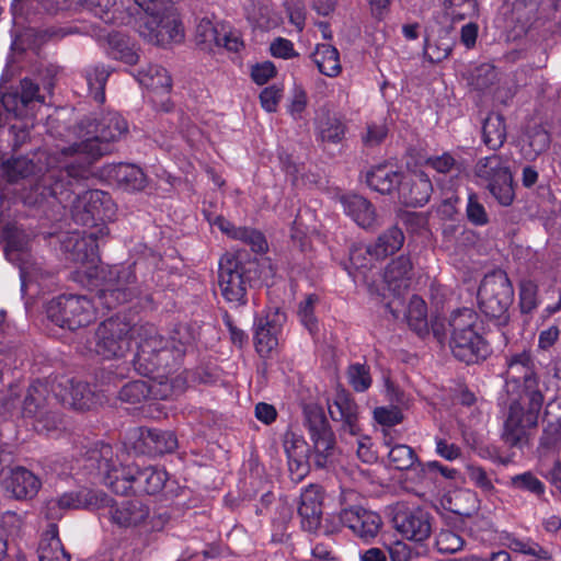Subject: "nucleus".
<instances>
[{
  "label": "nucleus",
  "instance_id": "nucleus-1",
  "mask_svg": "<svg viewBox=\"0 0 561 561\" xmlns=\"http://www.w3.org/2000/svg\"><path fill=\"white\" fill-rule=\"evenodd\" d=\"M127 122L116 112L101 113L82 119L64 135L62 144L48 157V169L24 196L27 205L54 207L65 205L70 197L64 176L77 179L110 151V142L127 133Z\"/></svg>",
  "mask_w": 561,
  "mask_h": 561
},
{
  "label": "nucleus",
  "instance_id": "nucleus-2",
  "mask_svg": "<svg viewBox=\"0 0 561 561\" xmlns=\"http://www.w3.org/2000/svg\"><path fill=\"white\" fill-rule=\"evenodd\" d=\"M106 226L88 231H72L61 239V249L67 259L80 264L79 273L88 278H101L102 288L99 290V300L107 309L131 300L138 294L135 271L131 265L99 267L98 240L107 236Z\"/></svg>",
  "mask_w": 561,
  "mask_h": 561
},
{
  "label": "nucleus",
  "instance_id": "nucleus-3",
  "mask_svg": "<svg viewBox=\"0 0 561 561\" xmlns=\"http://www.w3.org/2000/svg\"><path fill=\"white\" fill-rule=\"evenodd\" d=\"M131 336L137 345L135 366L142 375H151L160 370L164 364L168 365L170 357H180L194 340L187 328L180 327L171 337L173 343L171 351L157 328L149 323L134 325Z\"/></svg>",
  "mask_w": 561,
  "mask_h": 561
},
{
  "label": "nucleus",
  "instance_id": "nucleus-4",
  "mask_svg": "<svg viewBox=\"0 0 561 561\" xmlns=\"http://www.w3.org/2000/svg\"><path fill=\"white\" fill-rule=\"evenodd\" d=\"M112 456V447L103 445L100 449L101 459L98 461V469L114 492L125 493L134 489L147 494H157L163 489L168 480L165 470L157 467L140 469L136 465L117 466Z\"/></svg>",
  "mask_w": 561,
  "mask_h": 561
},
{
  "label": "nucleus",
  "instance_id": "nucleus-5",
  "mask_svg": "<svg viewBox=\"0 0 561 561\" xmlns=\"http://www.w3.org/2000/svg\"><path fill=\"white\" fill-rule=\"evenodd\" d=\"M545 397L542 391H529L513 400L503 420L501 438L511 448H523L528 444L530 431L538 425Z\"/></svg>",
  "mask_w": 561,
  "mask_h": 561
},
{
  "label": "nucleus",
  "instance_id": "nucleus-6",
  "mask_svg": "<svg viewBox=\"0 0 561 561\" xmlns=\"http://www.w3.org/2000/svg\"><path fill=\"white\" fill-rule=\"evenodd\" d=\"M45 98L39 94V87L30 79H23L20 83V92L7 93L2 98V104L7 112L23 122L12 124L10 134L13 136L12 149L16 150L28 139V128L34 126L37 111L43 107Z\"/></svg>",
  "mask_w": 561,
  "mask_h": 561
},
{
  "label": "nucleus",
  "instance_id": "nucleus-7",
  "mask_svg": "<svg viewBox=\"0 0 561 561\" xmlns=\"http://www.w3.org/2000/svg\"><path fill=\"white\" fill-rule=\"evenodd\" d=\"M480 311L496 325L510 321L508 309L514 300V287L507 273L501 268L484 275L477 294Z\"/></svg>",
  "mask_w": 561,
  "mask_h": 561
},
{
  "label": "nucleus",
  "instance_id": "nucleus-8",
  "mask_svg": "<svg viewBox=\"0 0 561 561\" xmlns=\"http://www.w3.org/2000/svg\"><path fill=\"white\" fill-rule=\"evenodd\" d=\"M47 318L56 325L75 331L92 323L96 318V307L84 295H60L48 301Z\"/></svg>",
  "mask_w": 561,
  "mask_h": 561
},
{
  "label": "nucleus",
  "instance_id": "nucleus-9",
  "mask_svg": "<svg viewBox=\"0 0 561 561\" xmlns=\"http://www.w3.org/2000/svg\"><path fill=\"white\" fill-rule=\"evenodd\" d=\"M473 174L502 206H510L514 198L513 175L507 159L502 154L480 158Z\"/></svg>",
  "mask_w": 561,
  "mask_h": 561
},
{
  "label": "nucleus",
  "instance_id": "nucleus-10",
  "mask_svg": "<svg viewBox=\"0 0 561 561\" xmlns=\"http://www.w3.org/2000/svg\"><path fill=\"white\" fill-rule=\"evenodd\" d=\"M116 207L108 193L88 190L76 196L71 204L72 219L82 226L98 229L113 219Z\"/></svg>",
  "mask_w": 561,
  "mask_h": 561
},
{
  "label": "nucleus",
  "instance_id": "nucleus-11",
  "mask_svg": "<svg viewBox=\"0 0 561 561\" xmlns=\"http://www.w3.org/2000/svg\"><path fill=\"white\" fill-rule=\"evenodd\" d=\"M31 238V233L14 225L7 226L2 232V239L5 241V257L20 268L22 290H24L30 283L37 279L36 273L39 270L36 264L32 262L30 253Z\"/></svg>",
  "mask_w": 561,
  "mask_h": 561
},
{
  "label": "nucleus",
  "instance_id": "nucleus-12",
  "mask_svg": "<svg viewBox=\"0 0 561 561\" xmlns=\"http://www.w3.org/2000/svg\"><path fill=\"white\" fill-rule=\"evenodd\" d=\"M131 333L128 322L110 318L96 329L94 352L105 359L123 357L130 348Z\"/></svg>",
  "mask_w": 561,
  "mask_h": 561
},
{
  "label": "nucleus",
  "instance_id": "nucleus-13",
  "mask_svg": "<svg viewBox=\"0 0 561 561\" xmlns=\"http://www.w3.org/2000/svg\"><path fill=\"white\" fill-rule=\"evenodd\" d=\"M218 285L227 302L233 306L247 302L248 278L243 264L236 256L226 254L220 259Z\"/></svg>",
  "mask_w": 561,
  "mask_h": 561
},
{
  "label": "nucleus",
  "instance_id": "nucleus-14",
  "mask_svg": "<svg viewBox=\"0 0 561 561\" xmlns=\"http://www.w3.org/2000/svg\"><path fill=\"white\" fill-rule=\"evenodd\" d=\"M139 34L148 42L161 46L180 43L184 37L178 16L172 12H162V10L142 18Z\"/></svg>",
  "mask_w": 561,
  "mask_h": 561
},
{
  "label": "nucleus",
  "instance_id": "nucleus-15",
  "mask_svg": "<svg viewBox=\"0 0 561 561\" xmlns=\"http://www.w3.org/2000/svg\"><path fill=\"white\" fill-rule=\"evenodd\" d=\"M4 493L18 501L33 500L42 488V480L24 467H14L4 471L1 478Z\"/></svg>",
  "mask_w": 561,
  "mask_h": 561
},
{
  "label": "nucleus",
  "instance_id": "nucleus-16",
  "mask_svg": "<svg viewBox=\"0 0 561 561\" xmlns=\"http://www.w3.org/2000/svg\"><path fill=\"white\" fill-rule=\"evenodd\" d=\"M328 410L331 419L341 424L344 434H359L358 407L348 392L337 389L333 398L328 400Z\"/></svg>",
  "mask_w": 561,
  "mask_h": 561
},
{
  "label": "nucleus",
  "instance_id": "nucleus-17",
  "mask_svg": "<svg viewBox=\"0 0 561 561\" xmlns=\"http://www.w3.org/2000/svg\"><path fill=\"white\" fill-rule=\"evenodd\" d=\"M111 520L126 529H146L150 524V508L140 500L122 501L111 505Z\"/></svg>",
  "mask_w": 561,
  "mask_h": 561
},
{
  "label": "nucleus",
  "instance_id": "nucleus-18",
  "mask_svg": "<svg viewBox=\"0 0 561 561\" xmlns=\"http://www.w3.org/2000/svg\"><path fill=\"white\" fill-rule=\"evenodd\" d=\"M507 383H519L523 381V392L520 396H529V391H541L539 379L534 371V362L527 351L516 353L507 358L506 370Z\"/></svg>",
  "mask_w": 561,
  "mask_h": 561
},
{
  "label": "nucleus",
  "instance_id": "nucleus-19",
  "mask_svg": "<svg viewBox=\"0 0 561 561\" xmlns=\"http://www.w3.org/2000/svg\"><path fill=\"white\" fill-rule=\"evenodd\" d=\"M51 391L64 405L75 410L90 409L94 402V393L89 383L80 380L62 379L53 386Z\"/></svg>",
  "mask_w": 561,
  "mask_h": 561
},
{
  "label": "nucleus",
  "instance_id": "nucleus-20",
  "mask_svg": "<svg viewBox=\"0 0 561 561\" xmlns=\"http://www.w3.org/2000/svg\"><path fill=\"white\" fill-rule=\"evenodd\" d=\"M340 519L355 536L365 541L375 538L381 527L380 516L363 507H352L342 511Z\"/></svg>",
  "mask_w": 561,
  "mask_h": 561
},
{
  "label": "nucleus",
  "instance_id": "nucleus-21",
  "mask_svg": "<svg viewBox=\"0 0 561 561\" xmlns=\"http://www.w3.org/2000/svg\"><path fill=\"white\" fill-rule=\"evenodd\" d=\"M449 347L458 360L468 365L483 360L490 354L489 344L480 333L450 336Z\"/></svg>",
  "mask_w": 561,
  "mask_h": 561
},
{
  "label": "nucleus",
  "instance_id": "nucleus-22",
  "mask_svg": "<svg viewBox=\"0 0 561 561\" xmlns=\"http://www.w3.org/2000/svg\"><path fill=\"white\" fill-rule=\"evenodd\" d=\"M284 321L285 314L275 311L255 322L254 341L261 356H268L278 345V334Z\"/></svg>",
  "mask_w": 561,
  "mask_h": 561
},
{
  "label": "nucleus",
  "instance_id": "nucleus-23",
  "mask_svg": "<svg viewBox=\"0 0 561 561\" xmlns=\"http://www.w3.org/2000/svg\"><path fill=\"white\" fill-rule=\"evenodd\" d=\"M323 493L321 486L310 484L300 494L298 514L302 527L309 531L316 530L320 525L322 515Z\"/></svg>",
  "mask_w": 561,
  "mask_h": 561
},
{
  "label": "nucleus",
  "instance_id": "nucleus-24",
  "mask_svg": "<svg viewBox=\"0 0 561 561\" xmlns=\"http://www.w3.org/2000/svg\"><path fill=\"white\" fill-rule=\"evenodd\" d=\"M78 3L105 23L124 24L134 14V10L121 0H78Z\"/></svg>",
  "mask_w": 561,
  "mask_h": 561
},
{
  "label": "nucleus",
  "instance_id": "nucleus-25",
  "mask_svg": "<svg viewBox=\"0 0 561 561\" xmlns=\"http://www.w3.org/2000/svg\"><path fill=\"white\" fill-rule=\"evenodd\" d=\"M340 201L344 213L362 228H373L378 224L375 207L365 197L348 194L343 195Z\"/></svg>",
  "mask_w": 561,
  "mask_h": 561
},
{
  "label": "nucleus",
  "instance_id": "nucleus-26",
  "mask_svg": "<svg viewBox=\"0 0 561 561\" xmlns=\"http://www.w3.org/2000/svg\"><path fill=\"white\" fill-rule=\"evenodd\" d=\"M110 179L125 191H140L146 185V175L135 164L119 163L107 169Z\"/></svg>",
  "mask_w": 561,
  "mask_h": 561
},
{
  "label": "nucleus",
  "instance_id": "nucleus-27",
  "mask_svg": "<svg viewBox=\"0 0 561 561\" xmlns=\"http://www.w3.org/2000/svg\"><path fill=\"white\" fill-rule=\"evenodd\" d=\"M151 379L148 381L150 388L149 398L156 400H167L179 396L186 388V379L181 374L174 377H164L159 374V370L151 374Z\"/></svg>",
  "mask_w": 561,
  "mask_h": 561
},
{
  "label": "nucleus",
  "instance_id": "nucleus-28",
  "mask_svg": "<svg viewBox=\"0 0 561 561\" xmlns=\"http://www.w3.org/2000/svg\"><path fill=\"white\" fill-rule=\"evenodd\" d=\"M412 265L407 256H399L386 267L383 278L388 288L396 295H401L410 285Z\"/></svg>",
  "mask_w": 561,
  "mask_h": 561
},
{
  "label": "nucleus",
  "instance_id": "nucleus-29",
  "mask_svg": "<svg viewBox=\"0 0 561 561\" xmlns=\"http://www.w3.org/2000/svg\"><path fill=\"white\" fill-rule=\"evenodd\" d=\"M37 552L39 561H69V556L58 537L56 524H49L47 530L43 534Z\"/></svg>",
  "mask_w": 561,
  "mask_h": 561
},
{
  "label": "nucleus",
  "instance_id": "nucleus-30",
  "mask_svg": "<svg viewBox=\"0 0 561 561\" xmlns=\"http://www.w3.org/2000/svg\"><path fill=\"white\" fill-rule=\"evenodd\" d=\"M137 81L146 89L168 94L171 89V77L168 71L158 65H148L134 75Z\"/></svg>",
  "mask_w": 561,
  "mask_h": 561
},
{
  "label": "nucleus",
  "instance_id": "nucleus-31",
  "mask_svg": "<svg viewBox=\"0 0 561 561\" xmlns=\"http://www.w3.org/2000/svg\"><path fill=\"white\" fill-rule=\"evenodd\" d=\"M393 525L403 538L420 541L419 534L421 530V511L420 508L410 510L408 507H399L393 516Z\"/></svg>",
  "mask_w": 561,
  "mask_h": 561
},
{
  "label": "nucleus",
  "instance_id": "nucleus-32",
  "mask_svg": "<svg viewBox=\"0 0 561 561\" xmlns=\"http://www.w3.org/2000/svg\"><path fill=\"white\" fill-rule=\"evenodd\" d=\"M311 439L313 442L312 461L317 468H327L333 460L334 455V436L327 428L312 432Z\"/></svg>",
  "mask_w": 561,
  "mask_h": 561
},
{
  "label": "nucleus",
  "instance_id": "nucleus-33",
  "mask_svg": "<svg viewBox=\"0 0 561 561\" xmlns=\"http://www.w3.org/2000/svg\"><path fill=\"white\" fill-rule=\"evenodd\" d=\"M402 173L389 165H377L366 176L367 184L381 194H390L397 188Z\"/></svg>",
  "mask_w": 561,
  "mask_h": 561
},
{
  "label": "nucleus",
  "instance_id": "nucleus-34",
  "mask_svg": "<svg viewBox=\"0 0 561 561\" xmlns=\"http://www.w3.org/2000/svg\"><path fill=\"white\" fill-rule=\"evenodd\" d=\"M504 117L497 113L489 114L483 121L482 141L490 150H499L506 140Z\"/></svg>",
  "mask_w": 561,
  "mask_h": 561
},
{
  "label": "nucleus",
  "instance_id": "nucleus-35",
  "mask_svg": "<svg viewBox=\"0 0 561 561\" xmlns=\"http://www.w3.org/2000/svg\"><path fill=\"white\" fill-rule=\"evenodd\" d=\"M140 439L147 449L154 454L171 453L178 447L175 435L169 431L140 428Z\"/></svg>",
  "mask_w": 561,
  "mask_h": 561
},
{
  "label": "nucleus",
  "instance_id": "nucleus-36",
  "mask_svg": "<svg viewBox=\"0 0 561 561\" xmlns=\"http://www.w3.org/2000/svg\"><path fill=\"white\" fill-rule=\"evenodd\" d=\"M312 59L319 71L327 77H336L342 70L339 50L332 45H317Z\"/></svg>",
  "mask_w": 561,
  "mask_h": 561
},
{
  "label": "nucleus",
  "instance_id": "nucleus-37",
  "mask_svg": "<svg viewBox=\"0 0 561 561\" xmlns=\"http://www.w3.org/2000/svg\"><path fill=\"white\" fill-rule=\"evenodd\" d=\"M403 242V232L399 228L392 227L380 234L376 242L370 245L371 254L375 256L376 261L385 260L387 256L399 251Z\"/></svg>",
  "mask_w": 561,
  "mask_h": 561
},
{
  "label": "nucleus",
  "instance_id": "nucleus-38",
  "mask_svg": "<svg viewBox=\"0 0 561 561\" xmlns=\"http://www.w3.org/2000/svg\"><path fill=\"white\" fill-rule=\"evenodd\" d=\"M479 314L472 308H460L450 314L448 328L450 336L479 333Z\"/></svg>",
  "mask_w": 561,
  "mask_h": 561
},
{
  "label": "nucleus",
  "instance_id": "nucleus-39",
  "mask_svg": "<svg viewBox=\"0 0 561 561\" xmlns=\"http://www.w3.org/2000/svg\"><path fill=\"white\" fill-rule=\"evenodd\" d=\"M48 386L44 381H34L27 389L22 403V415L31 417L46 409Z\"/></svg>",
  "mask_w": 561,
  "mask_h": 561
},
{
  "label": "nucleus",
  "instance_id": "nucleus-40",
  "mask_svg": "<svg viewBox=\"0 0 561 561\" xmlns=\"http://www.w3.org/2000/svg\"><path fill=\"white\" fill-rule=\"evenodd\" d=\"M561 449V416L548 421L539 438L537 451L540 457L554 456Z\"/></svg>",
  "mask_w": 561,
  "mask_h": 561
},
{
  "label": "nucleus",
  "instance_id": "nucleus-41",
  "mask_svg": "<svg viewBox=\"0 0 561 561\" xmlns=\"http://www.w3.org/2000/svg\"><path fill=\"white\" fill-rule=\"evenodd\" d=\"M83 506L79 495L73 492L64 493L62 495L50 499L45 503V516L49 520H58L66 511L77 510Z\"/></svg>",
  "mask_w": 561,
  "mask_h": 561
},
{
  "label": "nucleus",
  "instance_id": "nucleus-42",
  "mask_svg": "<svg viewBox=\"0 0 561 561\" xmlns=\"http://www.w3.org/2000/svg\"><path fill=\"white\" fill-rule=\"evenodd\" d=\"M108 76V70L103 66H93L85 69L89 93L98 103L105 101L104 88Z\"/></svg>",
  "mask_w": 561,
  "mask_h": 561
},
{
  "label": "nucleus",
  "instance_id": "nucleus-43",
  "mask_svg": "<svg viewBox=\"0 0 561 561\" xmlns=\"http://www.w3.org/2000/svg\"><path fill=\"white\" fill-rule=\"evenodd\" d=\"M108 55L113 59L122 60L128 65H134L138 60V55L130 46L128 38L116 33L108 35Z\"/></svg>",
  "mask_w": 561,
  "mask_h": 561
},
{
  "label": "nucleus",
  "instance_id": "nucleus-44",
  "mask_svg": "<svg viewBox=\"0 0 561 561\" xmlns=\"http://www.w3.org/2000/svg\"><path fill=\"white\" fill-rule=\"evenodd\" d=\"M539 288L531 279H522L518 284V306L523 314L533 313L539 306Z\"/></svg>",
  "mask_w": 561,
  "mask_h": 561
},
{
  "label": "nucleus",
  "instance_id": "nucleus-45",
  "mask_svg": "<svg viewBox=\"0 0 561 561\" xmlns=\"http://www.w3.org/2000/svg\"><path fill=\"white\" fill-rule=\"evenodd\" d=\"M30 419L34 420L33 426L41 434L56 436L64 428V421L60 415L48 409L41 411L37 415Z\"/></svg>",
  "mask_w": 561,
  "mask_h": 561
},
{
  "label": "nucleus",
  "instance_id": "nucleus-46",
  "mask_svg": "<svg viewBox=\"0 0 561 561\" xmlns=\"http://www.w3.org/2000/svg\"><path fill=\"white\" fill-rule=\"evenodd\" d=\"M508 484L515 490L528 492L538 499L546 493L545 483L530 471L511 477Z\"/></svg>",
  "mask_w": 561,
  "mask_h": 561
},
{
  "label": "nucleus",
  "instance_id": "nucleus-47",
  "mask_svg": "<svg viewBox=\"0 0 561 561\" xmlns=\"http://www.w3.org/2000/svg\"><path fill=\"white\" fill-rule=\"evenodd\" d=\"M319 302L317 295L306 296L299 304L297 309V316L300 323L309 331L311 335L318 332V319L314 313L316 307Z\"/></svg>",
  "mask_w": 561,
  "mask_h": 561
},
{
  "label": "nucleus",
  "instance_id": "nucleus-48",
  "mask_svg": "<svg viewBox=\"0 0 561 561\" xmlns=\"http://www.w3.org/2000/svg\"><path fill=\"white\" fill-rule=\"evenodd\" d=\"M374 420L381 425L386 446L391 445L389 428L402 421L401 411L397 407H378L374 410Z\"/></svg>",
  "mask_w": 561,
  "mask_h": 561
},
{
  "label": "nucleus",
  "instance_id": "nucleus-49",
  "mask_svg": "<svg viewBox=\"0 0 561 561\" xmlns=\"http://www.w3.org/2000/svg\"><path fill=\"white\" fill-rule=\"evenodd\" d=\"M550 142V135L547 130L534 128L528 136L527 146L524 147L526 157L528 159H536L549 149Z\"/></svg>",
  "mask_w": 561,
  "mask_h": 561
},
{
  "label": "nucleus",
  "instance_id": "nucleus-50",
  "mask_svg": "<svg viewBox=\"0 0 561 561\" xmlns=\"http://www.w3.org/2000/svg\"><path fill=\"white\" fill-rule=\"evenodd\" d=\"M508 548L515 552L533 556L539 559H551V553L536 541L527 538H508Z\"/></svg>",
  "mask_w": 561,
  "mask_h": 561
},
{
  "label": "nucleus",
  "instance_id": "nucleus-51",
  "mask_svg": "<svg viewBox=\"0 0 561 561\" xmlns=\"http://www.w3.org/2000/svg\"><path fill=\"white\" fill-rule=\"evenodd\" d=\"M150 388L148 387V381L145 380H134L126 383L119 390V399L124 402L136 404L141 402L142 400L149 398Z\"/></svg>",
  "mask_w": 561,
  "mask_h": 561
},
{
  "label": "nucleus",
  "instance_id": "nucleus-52",
  "mask_svg": "<svg viewBox=\"0 0 561 561\" xmlns=\"http://www.w3.org/2000/svg\"><path fill=\"white\" fill-rule=\"evenodd\" d=\"M220 23H214L209 19H202L196 26V42L204 48L211 49L218 43Z\"/></svg>",
  "mask_w": 561,
  "mask_h": 561
},
{
  "label": "nucleus",
  "instance_id": "nucleus-53",
  "mask_svg": "<svg viewBox=\"0 0 561 561\" xmlns=\"http://www.w3.org/2000/svg\"><path fill=\"white\" fill-rule=\"evenodd\" d=\"M397 188L399 201L403 206L407 208L417 207L420 191L409 175L402 174Z\"/></svg>",
  "mask_w": 561,
  "mask_h": 561
},
{
  "label": "nucleus",
  "instance_id": "nucleus-54",
  "mask_svg": "<svg viewBox=\"0 0 561 561\" xmlns=\"http://www.w3.org/2000/svg\"><path fill=\"white\" fill-rule=\"evenodd\" d=\"M389 447L388 451V458L390 463L399 469V470H405L409 469L415 459L414 451L411 449V447L402 444L394 445L392 447Z\"/></svg>",
  "mask_w": 561,
  "mask_h": 561
},
{
  "label": "nucleus",
  "instance_id": "nucleus-55",
  "mask_svg": "<svg viewBox=\"0 0 561 561\" xmlns=\"http://www.w3.org/2000/svg\"><path fill=\"white\" fill-rule=\"evenodd\" d=\"M388 136V126L385 122H371L362 133V142L365 147L374 148L383 142Z\"/></svg>",
  "mask_w": 561,
  "mask_h": 561
},
{
  "label": "nucleus",
  "instance_id": "nucleus-56",
  "mask_svg": "<svg viewBox=\"0 0 561 561\" xmlns=\"http://www.w3.org/2000/svg\"><path fill=\"white\" fill-rule=\"evenodd\" d=\"M347 379L353 389L357 392L366 391L371 385V377L368 367L362 364H352L347 369Z\"/></svg>",
  "mask_w": 561,
  "mask_h": 561
},
{
  "label": "nucleus",
  "instance_id": "nucleus-57",
  "mask_svg": "<svg viewBox=\"0 0 561 561\" xmlns=\"http://www.w3.org/2000/svg\"><path fill=\"white\" fill-rule=\"evenodd\" d=\"M466 214L468 220L474 226H485L489 224V215L485 207L480 203L474 193H471L468 197Z\"/></svg>",
  "mask_w": 561,
  "mask_h": 561
},
{
  "label": "nucleus",
  "instance_id": "nucleus-58",
  "mask_svg": "<svg viewBox=\"0 0 561 561\" xmlns=\"http://www.w3.org/2000/svg\"><path fill=\"white\" fill-rule=\"evenodd\" d=\"M321 139L329 142H339L345 135V126L337 118H328L319 126Z\"/></svg>",
  "mask_w": 561,
  "mask_h": 561
},
{
  "label": "nucleus",
  "instance_id": "nucleus-59",
  "mask_svg": "<svg viewBox=\"0 0 561 561\" xmlns=\"http://www.w3.org/2000/svg\"><path fill=\"white\" fill-rule=\"evenodd\" d=\"M463 546L462 538L451 530H442L435 540L437 551L443 553H455Z\"/></svg>",
  "mask_w": 561,
  "mask_h": 561
},
{
  "label": "nucleus",
  "instance_id": "nucleus-60",
  "mask_svg": "<svg viewBox=\"0 0 561 561\" xmlns=\"http://www.w3.org/2000/svg\"><path fill=\"white\" fill-rule=\"evenodd\" d=\"M216 47H225L230 51H239L243 43L238 31L232 30L228 24L220 23Z\"/></svg>",
  "mask_w": 561,
  "mask_h": 561
},
{
  "label": "nucleus",
  "instance_id": "nucleus-61",
  "mask_svg": "<svg viewBox=\"0 0 561 561\" xmlns=\"http://www.w3.org/2000/svg\"><path fill=\"white\" fill-rule=\"evenodd\" d=\"M350 262L355 270L370 268L374 265L375 256L371 254L370 245H355L350 252Z\"/></svg>",
  "mask_w": 561,
  "mask_h": 561
},
{
  "label": "nucleus",
  "instance_id": "nucleus-62",
  "mask_svg": "<svg viewBox=\"0 0 561 561\" xmlns=\"http://www.w3.org/2000/svg\"><path fill=\"white\" fill-rule=\"evenodd\" d=\"M282 98L283 87L278 84H272L261 91L260 103L263 110L268 113H274L276 112Z\"/></svg>",
  "mask_w": 561,
  "mask_h": 561
},
{
  "label": "nucleus",
  "instance_id": "nucleus-63",
  "mask_svg": "<svg viewBox=\"0 0 561 561\" xmlns=\"http://www.w3.org/2000/svg\"><path fill=\"white\" fill-rule=\"evenodd\" d=\"M268 8L260 3L253 2L247 8L248 19L261 28H271L277 24L275 20L268 16Z\"/></svg>",
  "mask_w": 561,
  "mask_h": 561
},
{
  "label": "nucleus",
  "instance_id": "nucleus-64",
  "mask_svg": "<svg viewBox=\"0 0 561 561\" xmlns=\"http://www.w3.org/2000/svg\"><path fill=\"white\" fill-rule=\"evenodd\" d=\"M467 474L469 480L484 493H493L495 491L490 476L482 467L468 465Z\"/></svg>",
  "mask_w": 561,
  "mask_h": 561
}]
</instances>
